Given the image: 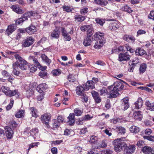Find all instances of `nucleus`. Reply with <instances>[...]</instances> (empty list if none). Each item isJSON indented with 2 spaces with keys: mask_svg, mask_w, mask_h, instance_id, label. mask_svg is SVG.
I'll list each match as a JSON object with an SVG mask.
<instances>
[{
  "mask_svg": "<svg viewBox=\"0 0 154 154\" xmlns=\"http://www.w3.org/2000/svg\"><path fill=\"white\" fill-rule=\"evenodd\" d=\"M125 138L122 137L116 139V152H119L126 146V143L123 141Z\"/></svg>",
  "mask_w": 154,
  "mask_h": 154,
  "instance_id": "nucleus-1",
  "label": "nucleus"
},
{
  "mask_svg": "<svg viewBox=\"0 0 154 154\" xmlns=\"http://www.w3.org/2000/svg\"><path fill=\"white\" fill-rule=\"evenodd\" d=\"M125 138L122 137L116 139V152H119L126 146V143L123 141Z\"/></svg>",
  "mask_w": 154,
  "mask_h": 154,
  "instance_id": "nucleus-2",
  "label": "nucleus"
},
{
  "mask_svg": "<svg viewBox=\"0 0 154 154\" xmlns=\"http://www.w3.org/2000/svg\"><path fill=\"white\" fill-rule=\"evenodd\" d=\"M108 98H114L116 96V85L115 83L111 85L108 86Z\"/></svg>",
  "mask_w": 154,
  "mask_h": 154,
  "instance_id": "nucleus-3",
  "label": "nucleus"
},
{
  "mask_svg": "<svg viewBox=\"0 0 154 154\" xmlns=\"http://www.w3.org/2000/svg\"><path fill=\"white\" fill-rule=\"evenodd\" d=\"M129 98L126 97L121 100V109L125 111L127 109L129 106Z\"/></svg>",
  "mask_w": 154,
  "mask_h": 154,
  "instance_id": "nucleus-4",
  "label": "nucleus"
},
{
  "mask_svg": "<svg viewBox=\"0 0 154 154\" xmlns=\"http://www.w3.org/2000/svg\"><path fill=\"white\" fill-rule=\"evenodd\" d=\"M27 63L25 64L24 62L20 63L18 61H16L13 64L14 68H15V66H17L18 67H19L22 70H26L27 69V66L30 67V64L27 62Z\"/></svg>",
  "mask_w": 154,
  "mask_h": 154,
  "instance_id": "nucleus-5",
  "label": "nucleus"
},
{
  "mask_svg": "<svg viewBox=\"0 0 154 154\" xmlns=\"http://www.w3.org/2000/svg\"><path fill=\"white\" fill-rule=\"evenodd\" d=\"M120 81V80L116 78V97L122 94V92L120 90H121L123 88L122 83Z\"/></svg>",
  "mask_w": 154,
  "mask_h": 154,
  "instance_id": "nucleus-6",
  "label": "nucleus"
},
{
  "mask_svg": "<svg viewBox=\"0 0 154 154\" xmlns=\"http://www.w3.org/2000/svg\"><path fill=\"white\" fill-rule=\"evenodd\" d=\"M131 56L127 52L120 53L119 55L118 60L120 61H128L130 60Z\"/></svg>",
  "mask_w": 154,
  "mask_h": 154,
  "instance_id": "nucleus-7",
  "label": "nucleus"
},
{
  "mask_svg": "<svg viewBox=\"0 0 154 154\" xmlns=\"http://www.w3.org/2000/svg\"><path fill=\"white\" fill-rule=\"evenodd\" d=\"M51 115L49 113H46L41 116L42 120L47 127L49 126L48 122L51 118Z\"/></svg>",
  "mask_w": 154,
  "mask_h": 154,
  "instance_id": "nucleus-8",
  "label": "nucleus"
},
{
  "mask_svg": "<svg viewBox=\"0 0 154 154\" xmlns=\"http://www.w3.org/2000/svg\"><path fill=\"white\" fill-rule=\"evenodd\" d=\"M34 39L32 37H29L24 40L22 44V46L24 47H28L34 42Z\"/></svg>",
  "mask_w": 154,
  "mask_h": 154,
  "instance_id": "nucleus-9",
  "label": "nucleus"
},
{
  "mask_svg": "<svg viewBox=\"0 0 154 154\" xmlns=\"http://www.w3.org/2000/svg\"><path fill=\"white\" fill-rule=\"evenodd\" d=\"M124 149V154H132L134 152L135 146L134 145H130L128 146L126 144V146Z\"/></svg>",
  "mask_w": 154,
  "mask_h": 154,
  "instance_id": "nucleus-10",
  "label": "nucleus"
},
{
  "mask_svg": "<svg viewBox=\"0 0 154 154\" xmlns=\"http://www.w3.org/2000/svg\"><path fill=\"white\" fill-rule=\"evenodd\" d=\"M143 101L141 98H139L132 106V108L138 109L141 108L143 106Z\"/></svg>",
  "mask_w": 154,
  "mask_h": 154,
  "instance_id": "nucleus-11",
  "label": "nucleus"
},
{
  "mask_svg": "<svg viewBox=\"0 0 154 154\" xmlns=\"http://www.w3.org/2000/svg\"><path fill=\"white\" fill-rule=\"evenodd\" d=\"M12 10L18 14H22L24 13V11L18 5H15L11 7Z\"/></svg>",
  "mask_w": 154,
  "mask_h": 154,
  "instance_id": "nucleus-12",
  "label": "nucleus"
},
{
  "mask_svg": "<svg viewBox=\"0 0 154 154\" xmlns=\"http://www.w3.org/2000/svg\"><path fill=\"white\" fill-rule=\"evenodd\" d=\"M5 129V131L7 138L8 139H11L14 134L11 128L8 126H6Z\"/></svg>",
  "mask_w": 154,
  "mask_h": 154,
  "instance_id": "nucleus-13",
  "label": "nucleus"
},
{
  "mask_svg": "<svg viewBox=\"0 0 154 154\" xmlns=\"http://www.w3.org/2000/svg\"><path fill=\"white\" fill-rule=\"evenodd\" d=\"M85 91H88L90 88L93 89L94 88V83L92 81H88L84 86Z\"/></svg>",
  "mask_w": 154,
  "mask_h": 154,
  "instance_id": "nucleus-14",
  "label": "nucleus"
},
{
  "mask_svg": "<svg viewBox=\"0 0 154 154\" xmlns=\"http://www.w3.org/2000/svg\"><path fill=\"white\" fill-rule=\"evenodd\" d=\"M26 32L30 35L33 34L37 32L36 27L32 25L26 28Z\"/></svg>",
  "mask_w": 154,
  "mask_h": 154,
  "instance_id": "nucleus-15",
  "label": "nucleus"
},
{
  "mask_svg": "<svg viewBox=\"0 0 154 154\" xmlns=\"http://www.w3.org/2000/svg\"><path fill=\"white\" fill-rule=\"evenodd\" d=\"M16 29V27L14 25H9L8 26V28L6 31V34L8 35H9L14 32Z\"/></svg>",
  "mask_w": 154,
  "mask_h": 154,
  "instance_id": "nucleus-16",
  "label": "nucleus"
},
{
  "mask_svg": "<svg viewBox=\"0 0 154 154\" xmlns=\"http://www.w3.org/2000/svg\"><path fill=\"white\" fill-rule=\"evenodd\" d=\"M143 152L146 154H153L154 152L153 149L150 147L149 146H145L142 149Z\"/></svg>",
  "mask_w": 154,
  "mask_h": 154,
  "instance_id": "nucleus-17",
  "label": "nucleus"
},
{
  "mask_svg": "<svg viewBox=\"0 0 154 154\" xmlns=\"http://www.w3.org/2000/svg\"><path fill=\"white\" fill-rule=\"evenodd\" d=\"M41 57L43 62L45 63L48 66L50 65L51 62V60L49 59L46 55L45 54H42L41 55Z\"/></svg>",
  "mask_w": 154,
  "mask_h": 154,
  "instance_id": "nucleus-18",
  "label": "nucleus"
},
{
  "mask_svg": "<svg viewBox=\"0 0 154 154\" xmlns=\"http://www.w3.org/2000/svg\"><path fill=\"white\" fill-rule=\"evenodd\" d=\"M85 90V88L81 86H78L76 89V91L77 94L79 95L82 96L83 95V92Z\"/></svg>",
  "mask_w": 154,
  "mask_h": 154,
  "instance_id": "nucleus-19",
  "label": "nucleus"
},
{
  "mask_svg": "<svg viewBox=\"0 0 154 154\" xmlns=\"http://www.w3.org/2000/svg\"><path fill=\"white\" fill-rule=\"evenodd\" d=\"M136 54L137 55L142 56L146 55V52L143 48H138L135 51Z\"/></svg>",
  "mask_w": 154,
  "mask_h": 154,
  "instance_id": "nucleus-20",
  "label": "nucleus"
},
{
  "mask_svg": "<svg viewBox=\"0 0 154 154\" xmlns=\"http://www.w3.org/2000/svg\"><path fill=\"white\" fill-rule=\"evenodd\" d=\"M60 34V32L59 29L56 28L51 32V36L54 38H58L59 37Z\"/></svg>",
  "mask_w": 154,
  "mask_h": 154,
  "instance_id": "nucleus-21",
  "label": "nucleus"
},
{
  "mask_svg": "<svg viewBox=\"0 0 154 154\" xmlns=\"http://www.w3.org/2000/svg\"><path fill=\"white\" fill-rule=\"evenodd\" d=\"M145 105L146 109L151 111H154V103H151L149 101H146Z\"/></svg>",
  "mask_w": 154,
  "mask_h": 154,
  "instance_id": "nucleus-22",
  "label": "nucleus"
},
{
  "mask_svg": "<svg viewBox=\"0 0 154 154\" xmlns=\"http://www.w3.org/2000/svg\"><path fill=\"white\" fill-rule=\"evenodd\" d=\"M61 32L63 36L66 39V41H69L71 39V37L68 35V34L65 30L64 28H63L62 29Z\"/></svg>",
  "mask_w": 154,
  "mask_h": 154,
  "instance_id": "nucleus-23",
  "label": "nucleus"
},
{
  "mask_svg": "<svg viewBox=\"0 0 154 154\" xmlns=\"http://www.w3.org/2000/svg\"><path fill=\"white\" fill-rule=\"evenodd\" d=\"M140 112V111H137L134 112L133 115L135 119L140 121L142 119L143 116Z\"/></svg>",
  "mask_w": 154,
  "mask_h": 154,
  "instance_id": "nucleus-24",
  "label": "nucleus"
},
{
  "mask_svg": "<svg viewBox=\"0 0 154 154\" xmlns=\"http://www.w3.org/2000/svg\"><path fill=\"white\" fill-rule=\"evenodd\" d=\"M104 43V40H100L97 41L95 43L94 47L96 49H100L102 47Z\"/></svg>",
  "mask_w": 154,
  "mask_h": 154,
  "instance_id": "nucleus-25",
  "label": "nucleus"
},
{
  "mask_svg": "<svg viewBox=\"0 0 154 154\" xmlns=\"http://www.w3.org/2000/svg\"><path fill=\"white\" fill-rule=\"evenodd\" d=\"M69 120V124L72 125L75 122V118L74 114L73 113H70L69 116L68 117Z\"/></svg>",
  "mask_w": 154,
  "mask_h": 154,
  "instance_id": "nucleus-26",
  "label": "nucleus"
},
{
  "mask_svg": "<svg viewBox=\"0 0 154 154\" xmlns=\"http://www.w3.org/2000/svg\"><path fill=\"white\" fill-rule=\"evenodd\" d=\"M37 14V12H36L30 11L25 13L23 14V15L25 18H27V20L28 17H30L32 16H35V15Z\"/></svg>",
  "mask_w": 154,
  "mask_h": 154,
  "instance_id": "nucleus-27",
  "label": "nucleus"
},
{
  "mask_svg": "<svg viewBox=\"0 0 154 154\" xmlns=\"http://www.w3.org/2000/svg\"><path fill=\"white\" fill-rule=\"evenodd\" d=\"M74 18L75 21L79 22H82L85 19V16L78 14L76 15L74 17Z\"/></svg>",
  "mask_w": 154,
  "mask_h": 154,
  "instance_id": "nucleus-28",
  "label": "nucleus"
},
{
  "mask_svg": "<svg viewBox=\"0 0 154 154\" xmlns=\"http://www.w3.org/2000/svg\"><path fill=\"white\" fill-rule=\"evenodd\" d=\"M87 32L88 34L87 36L91 37L94 32L92 25H88V29Z\"/></svg>",
  "mask_w": 154,
  "mask_h": 154,
  "instance_id": "nucleus-29",
  "label": "nucleus"
},
{
  "mask_svg": "<svg viewBox=\"0 0 154 154\" xmlns=\"http://www.w3.org/2000/svg\"><path fill=\"white\" fill-rule=\"evenodd\" d=\"M91 37L87 36L85 38L83 42V44L85 46H88L91 45Z\"/></svg>",
  "mask_w": 154,
  "mask_h": 154,
  "instance_id": "nucleus-30",
  "label": "nucleus"
},
{
  "mask_svg": "<svg viewBox=\"0 0 154 154\" xmlns=\"http://www.w3.org/2000/svg\"><path fill=\"white\" fill-rule=\"evenodd\" d=\"M14 57L17 60V61H19L20 63H21L24 62L25 64L27 63V61L23 59L22 57H21L20 55L18 54H16L14 55Z\"/></svg>",
  "mask_w": 154,
  "mask_h": 154,
  "instance_id": "nucleus-31",
  "label": "nucleus"
},
{
  "mask_svg": "<svg viewBox=\"0 0 154 154\" xmlns=\"http://www.w3.org/2000/svg\"><path fill=\"white\" fill-rule=\"evenodd\" d=\"M103 33L100 32H96L94 35L95 38H97L96 40L98 38L99 40H104V37L103 36Z\"/></svg>",
  "mask_w": 154,
  "mask_h": 154,
  "instance_id": "nucleus-32",
  "label": "nucleus"
},
{
  "mask_svg": "<svg viewBox=\"0 0 154 154\" xmlns=\"http://www.w3.org/2000/svg\"><path fill=\"white\" fill-rule=\"evenodd\" d=\"M94 2L101 6H106L107 2L106 0H94Z\"/></svg>",
  "mask_w": 154,
  "mask_h": 154,
  "instance_id": "nucleus-33",
  "label": "nucleus"
},
{
  "mask_svg": "<svg viewBox=\"0 0 154 154\" xmlns=\"http://www.w3.org/2000/svg\"><path fill=\"white\" fill-rule=\"evenodd\" d=\"M27 20V18L24 17L23 15L21 17L18 19L16 21V24L17 25L22 24L25 21Z\"/></svg>",
  "mask_w": 154,
  "mask_h": 154,
  "instance_id": "nucleus-34",
  "label": "nucleus"
},
{
  "mask_svg": "<svg viewBox=\"0 0 154 154\" xmlns=\"http://www.w3.org/2000/svg\"><path fill=\"white\" fill-rule=\"evenodd\" d=\"M31 111V114L32 116L35 118H36L38 116L37 114V111L36 109L34 107L30 108Z\"/></svg>",
  "mask_w": 154,
  "mask_h": 154,
  "instance_id": "nucleus-35",
  "label": "nucleus"
},
{
  "mask_svg": "<svg viewBox=\"0 0 154 154\" xmlns=\"http://www.w3.org/2000/svg\"><path fill=\"white\" fill-rule=\"evenodd\" d=\"M130 130L132 133H137L139 132L140 130L139 127L133 125L130 128Z\"/></svg>",
  "mask_w": 154,
  "mask_h": 154,
  "instance_id": "nucleus-36",
  "label": "nucleus"
},
{
  "mask_svg": "<svg viewBox=\"0 0 154 154\" xmlns=\"http://www.w3.org/2000/svg\"><path fill=\"white\" fill-rule=\"evenodd\" d=\"M117 132L120 134H124L125 132V129L123 127L119 126L116 128Z\"/></svg>",
  "mask_w": 154,
  "mask_h": 154,
  "instance_id": "nucleus-37",
  "label": "nucleus"
},
{
  "mask_svg": "<svg viewBox=\"0 0 154 154\" xmlns=\"http://www.w3.org/2000/svg\"><path fill=\"white\" fill-rule=\"evenodd\" d=\"M1 89L2 91L6 95H8L9 94V92L10 90L9 88L6 86H2L1 87Z\"/></svg>",
  "mask_w": 154,
  "mask_h": 154,
  "instance_id": "nucleus-38",
  "label": "nucleus"
},
{
  "mask_svg": "<svg viewBox=\"0 0 154 154\" xmlns=\"http://www.w3.org/2000/svg\"><path fill=\"white\" fill-rule=\"evenodd\" d=\"M68 81L71 83L73 82L75 84L77 82V80L72 75H69L68 76Z\"/></svg>",
  "mask_w": 154,
  "mask_h": 154,
  "instance_id": "nucleus-39",
  "label": "nucleus"
},
{
  "mask_svg": "<svg viewBox=\"0 0 154 154\" xmlns=\"http://www.w3.org/2000/svg\"><path fill=\"white\" fill-rule=\"evenodd\" d=\"M24 111L23 110H19L15 115V116L17 118H21L23 117Z\"/></svg>",
  "mask_w": 154,
  "mask_h": 154,
  "instance_id": "nucleus-40",
  "label": "nucleus"
},
{
  "mask_svg": "<svg viewBox=\"0 0 154 154\" xmlns=\"http://www.w3.org/2000/svg\"><path fill=\"white\" fill-rule=\"evenodd\" d=\"M61 70L60 69H56L52 71L51 73L54 76L59 75L61 73Z\"/></svg>",
  "mask_w": 154,
  "mask_h": 154,
  "instance_id": "nucleus-41",
  "label": "nucleus"
},
{
  "mask_svg": "<svg viewBox=\"0 0 154 154\" xmlns=\"http://www.w3.org/2000/svg\"><path fill=\"white\" fill-rule=\"evenodd\" d=\"M146 64L143 63L140 66L139 69V70L140 73H143L146 70Z\"/></svg>",
  "mask_w": 154,
  "mask_h": 154,
  "instance_id": "nucleus-42",
  "label": "nucleus"
},
{
  "mask_svg": "<svg viewBox=\"0 0 154 154\" xmlns=\"http://www.w3.org/2000/svg\"><path fill=\"white\" fill-rule=\"evenodd\" d=\"M38 75L41 78L46 79L47 78L48 73L46 72L41 71L39 72Z\"/></svg>",
  "mask_w": 154,
  "mask_h": 154,
  "instance_id": "nucleus-43",
  "label": "nucleus"
},
{
  "mask_svg": "<svg viewBox=\"0 0 154 154\" xmlns=\"http://www.w3.org/2000/svg\"><path fill=\"white\" fill-rule=\"evenodd\" d=\"M73 134V131L68 129H66L65 130L64 134L66 136H71Z\"/></svg>",
  "mask_w": 154,
  "mask_h": 154,
  "instance_id": "nucleus-44",
  "label": "nucleus"
},
{
  "mask_svg": "<svg viewBox=\"0 0 154 154\" xmlns=\"http://www.w3.org/2000/svg\"><path fill=\"white\" fill-rule=\"evenodd\" d=\"M122 10L129 13H131L133 11L131 8L128 5H125L122 7Z\"/></svg>",
  "mask_w": 154,
  "mask_h": 154,
  "instance_id": "nucleus-45",
  "label": "nucleus"
},
{
  "mask_svg": "<svg viewBox=\"0 0 154 154\" xmlns=\"http://www.w3.org/2000/svg\"><path fill=\"white\" fill-rule=\"evenodd\" d=\"M74 111L75 115L77 116H81L83 112L82 110L79 109V108L75 109Z\"/></svg>",
  "mask_w": 154,
  "mask_h": 154,
  "instance_id": "nucleus-46",
  "label": "nucleus"
},
{
  "mask_svg": "<svg viewBox=\"0 0 154 154\" xmlns=\"http://www.w3.org/2000/svg\"><path fill=\"white\" fill-rule=\"evenodd\" d=\"M63 11H66L67 12H70L72 10L73 8L64 5L62 7Z\"/></svg>",
  "mask_w": 154,
  "mask_h": 154,
  "instance_id": "nucleus-47",
  "label": "nucleus"
},
{
  "mask_svg": "<svg viewBox=\"0 0 154 154\" xmlns=\"http://www.w3.org/2000/svg\"><path fill=\"white\" fill-rule=\"evenodd\" d=\"M125 47L127 51H129L131 53H133L134 52V50L128 44L125 45Z\"/></svg>",
  "mask_w": 154,
  "mask_h": 154,
  "instance_id": "nucleus-48",
  "label": "nucleus"
},
{
  "mask_svg": "<svg viewBox=\"0 0 154 154\" xmlns=\"http://www.w3.org/2000/svg\"><path fill=\"white\" fill-rule=\"evenodd\" d=\"M38 130L37 128L32 129L30 130V134L34 137V135H38Z\"/></svg>",
  "mask_w": 154,
  "mask_h": 154,
  "instance_id": "nucleus-49",
  "label": "nucleus"
},
{
  "mask_svg": "<svg viewBox=\"0 0 154 154\" xmlns=\"http://www.w3.org/2000/svg\"><path fill=\"white\" fill-rule=\"evenodd\" d=\"M97 138L95 136H91L89 140L90 143H94L97 140Z\"/></svg>",
  "mask_w": 154,
  "mask_h": 154,
  "instance_id": "nucleus-50",
  "label": "nucleus"
},
{
  "mask_svg": "<svg viewBox=\"0 0 154 154\" xmlns=\"http://www.w3.org/2000/svg\"><path fill=\"white\" fill-rule=\"evenodd\" d=\"M144 139H146L149 141L154 142V136H143Z\"/></svg>",
  "mask_w": 154,
  "mask_h": 154,
  "instance_id": "nucleus-51",
  "label": "nucleus"
},
{
  "mask_svg": "<svg viewBox=\"0 0 154 154\" xmlns=\"http://www.w3.org/2000/svg\"><path fill=\"white\" fill-rule=\"evenodd\" d=\"M100 94L101 95L108 93V89H106L104 87H103L100 91Z\"/></svg>",
  "mask_w": 154,
  "mask_h": 154,
  "instance_id": "nucleus-52",
  "label": "nucleus"
},
{
  "mask_svg": "<svg viewBox=\"0 0 154 154\" xmlns=\"http://www.w3.org/2000/svg\"><path fill=\"white\" fill-rule=\"evenodd\" d=\"M46 87V85L45 83L40 84L38 87L40 90L42 91L45 90Z\"/></svg>",
  "mask_w": 154,
  "mask_h": 154,
  "instance_id": "nucleus-53",
  "label": "nucleus"
},
{
  "mask_svg": "<svg viewBox=\"0 0 154 154\" xmlns=\"http://www.w3.org/2000/svg\"><path fill=\"white\" fill-rule=\"evenodd\" d=\"M143 134H144L145 136L149 135L151 134L152 132V130L150 129H147L142 132Z\"/></svg>",
  "mask_w": 154,
  "mask_h": 154,
  "instance_id": "nucleus-54",
  "label": "nucleus"
},
{
  "mask_svg": "<svg viewBox=\"0 0 154 154\" xmlns=\"http://www.w3.org/2000/svg\"><path fill=\"white\" fill-rule=\"evenodd\" d=\"M95 20L97 23L100 24L101 26H102L105 22L103 20L99 18L96 19Z\"/></svg>",
  "mask_w": 154,
  "mask_h": 154,
  "instance_id": "nucleus-55",
  "label": "nucleus"
},
{
  "mask_svg": "<svg viewBox=\"0 0 154 154\" xmlns=\"http://www.w3.org/2000/svg\"><path fill=\"white\" fill-rule=\"evenodd\" d=\"M15 67L14 68L13 66V73L15 75H18L20 73V72L17 70L18 67L17 66H15Z\"/></svg>",
  "mask_w": 154,
  "mask_h": 154,
  "instance_id": "nucleus-56",
  "label": "nucleus"
},
{
  "mask_svg": "<svg viewBox=\"0 0 154 154\" xmlns=\"http://www.w3.org/2000/svg\"><path fill=\"white\" fill-rule=\"evenodd\" d=\"M53 128H57L59 127L60 125V123L57 122L56 119H54L53 120Z\"/></svg>",
  "mask_w": 154,
  "mask_h": 154,
  "instance_id": "nucleus-57",
  "label": "nucleus"
},
{
  "mask_svg": "<svg viewBox=\"0 0 154 154\" xmlns=\"http://www.w3.org/2000/svg\"><path fill=\"white\" fill-rule=\"evenodd\" d=\"M14 103V100H11L10 103L6 106V109L7 110H10L13 107Z\"/></svg>",
  "mask_w": 154,
  "mask_h": 154,
  "instance_id": "nucleus-58",
  "label": "nucleus"
},
{
  "mask_svg": "<svg viewBox=\"0 0 154 154\" xmlns=\"http://www.w3.org/2000/svg\"><path fill=\"white\" fill-rule=\"evenodd\" d=\"M146 32L145 30H144L142 29H140L137 32V36L142 34H145Z\"/></svg>",
  "mask_w": 154,
  "mask_h": 154,
  "instance_id": "nucleus-59",
  "label": "nucleus"
},
{
  "mask_svg": "<svg viewBox=\"0 0 154 154\" xmlns=\"http://www.w3.org/2000/svg\"><path fill=\"white\" fill-rule=\"evenodd\" d=\"M17 91L16 90H14V91H11L10 90L9 91V94H8V96H9L10 97H12L14 96L17 94Z\"/></svg>",
  "mask_w": 154,
  "mask_h": 154,
  "instance_id": "nucleus-60",
  "label": "nucleus"
},
{
  "mask_svg": "<svg viewBox=\"0 0 154 154\" xmlns=\"http://www.w3.org/2000/svg\"><path fill=\"white\" fill-rule=\"evenodd\" d=\"M93 117V116H92L88 114L85 115L83 118L85 121H87L91 120Z\"/></svg>",
  "mask_w": 154,
  "mask_h": 154,
  "instance_id": "nucleus-61",
  "label": "nucleus"
},
{
  "mask_svg": "<svg viewBox=\"0 0 154 154\" xmlns=\"http://www.w3.org/2000/svg\"><path fill=\"white\" fill-rule=\"evenodd\" d=\"M84 121L85 120L82 117L78 119L76 122V123L78 125H82L83 124Z\"/></svg>",
  "mask_w": 154,
  "mask_h": 154,
  "instance_id": "nucleus-62",
  "label": "nucleus"
},
{
  "mask_svg": "<svg viewBox=\"0 0 154 154\" xmlns=\"http://www.w3.org/2000/svg\"><path fill=\"white\" fill-rule=\"evenodd\" d=\"M136 65V64L134 63H132L128 68V71L130 72H132Z\"/></svg>",
  "mask_w": 154,
  "mask_h": 154,
  "instance_id": "nucleus-63",
  "label": "nucleus"
},
{
  "mask_svg": "<svg viewBox=\"0 0 154 154\" xmlns=\"http://www.w3.org/2000/svg\"><path fill=\"white\" fill-rule=\"evenodd\" d=\"M148 17L149 18L154 21V10H152L150 11Z\"/></svg>",
  "mask_w": 154,
  "mask_h": 154,
  "instance_id": "nucleus-64",
  "label": "nucleus"
}]
</instances>
